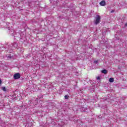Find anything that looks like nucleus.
I'll list each match as a JSON object with an SVG mask.
<instances>
[{
    "label": "nucleus",
    "instance_id": "nucleus-5",
    "mask_svg": "<svg viewBox=\"0 0 127 127\" xmlns=\"http://www.w3.org/2000/svg\"><path fill=\"white\" fill-rule=\"evenodd\" d=\"M109 82H110V83H113V82H114V78H110L109 79Z\"/></svg>",
    "mask_w": 127,
    "mask_h": 127
},
{
    "label": "nucleus",
    "instance_id": "nucleus-1",
    "mask_svg": "<svg viewBox=\"0 0 127 127\" xmlns=\"http://www.w3.org/2000/svg\"><path fill=\"white\" fill-rule=\"evenodd\" d=\"M101 22V16L98 15L95 17V20L94 21V23L97 25V24H99Z\"/></svg>",
    "mask_w": 127,
    "mask_h": 127
},
{
    "label": "nucleus",
    "instance_id": "nucleus-13",
    "mask_svg": "<svg viewBox=\"0 0 127 127\" xmlns=\"http://www.w3.org/2000/svg\"><path fill=\"white\" fill-rule=\"evenodd\" d=\"M97 80H100V77L98 76V77H97Z\"/></svg>",
    "mask_w": 127,
    "mask_h": 127
},
{
    "label": "nucleus",
    "instance_id": "nucleus-4",
    "mask_svg": "<svg viewBox=\"0 0 127 127\" xmlns=\"http://www.w3.org/2000/svg\"><path fill=\"white\" fill-rule=\"evenodd\" d=\"M102 73L103 74H107V73H108V70H107V69H104L102 70Z\"/></svg>",
    "mask_w": 127,
    "mask_h": 127
},
{
    "label": "nucleus",
    "instance_id": "nucleus-11",
    "mask_svg": "<svg viewBox=\"0 0 127 127\" xmlns=\"http://www.w3.org/2000/svg\"><path fill=\"white\" fill-rule=\"evenodd\" d=\"M125 27H127V23L125 24Z\"/></svg>",
    "mask_w": 127,
    "mask_h": 127
},
{
    "label": "nucleus",
    "instance_id": "nucleus-6",
    "mask_svg": "<svg viewBox=\"0 0 127 127\" xmlns=\"http://www.w3.org/2000/svg\"><path fill=\"white\" fill-rule=\"evenodd\" d=\"M64 98L66 99V100H68L69 99V95H65L64 96Z\"/></svg>",
    "mask_w": 127,
    "mask_h": 127
},
{
    "label": "nucleus",
    "instance_id": "nucleus-8",
    "mask_svg": "<svg viewBox=\"0 0 127 127\" xmlns=\"http://www.w3.org/2000/svg\"><path fill=\"white\" fill-rule=\"evenodd\" d=\"M7 58H9V59H11V56L10 55L8 56Z\"/></svg>",
    "mask_w": 127,
    "mask_h": 127
},
{
    "label": "nucleus",
    "instance_id": "nucleus-9",
    "mask_svg": "<svg viewBox=\"0 0 127 127\" xmlns=\"http://www.w3.org/2000/svg\"><path fill=\"white\" fill-rule=\"evenodd\" d=\"M113 12H115V10H112L111 11V13H113Z\"/></svg>",
    "mask_w": 127,
    "mask_h": 127
},
{
    "label": "nucleus",
    "instance_id": "nucleus-7",
    "mask_svg": "<svg viewBox=\"0 0 127 127\" xmlns=\"http://www.w3.org/2000/svg\"><path fill=\"white\" fill-rule=\"evenodd\" d=\"M2 90L4 91L5 92L6 91V89L5 88V87H2Z\"/></svg>",
    "mask_w": 127,
    "mask_h": 127
},
{
    "label": "nucleus",
    "instance_id": "nucleus-10",
    "mask_svg": "<svg viewBox=\"0 0 127 127\" xmlns=\"http://www.w3.org/2000/svg\"><path fill=\"white\" fill-rule=\"evenodd\" d=\"M94 63L97 64V63H98V61H95Z\"/></svg>",
    "mask_w": 127,
    "mask_h": 127
},
{
    "label": "nucleus",
    "instance_id": "nucleus-12",
    "mask_svg": "<svg viewBox=\"0 0 127 127\" xmlns=\"http://www.w3.org/2000/svg\"><path fill=\"white\" fill-rule=\"evenodd\" d=\"M1 82H2L1 80L0 79V86L1 84Z\"/></svg>",
    "mask_w": 127,
    "mask_h": 127
},
{
    "label": "nucleus",
    "instance_id": "nucleus-2",
    "mask_svg": "<svg viewBox=\"0 0 127 127\" xmlns=\"http://www.w3.org/2000/svg\"><path fill=\"white\" fill-rule=\"evenodd\" d=\"M13 77L15 80H17V79H19V78H20V73H16L15 74H14Z\"/></svg>",
    "mask_w": 127,
    "mask_h": 127
},
{
    "label": "nucleus",
    "instance_id": "nucleus-3",
    "mask_svg": "<svg viewBox=\"0 0 127 127\" xmlns=\"http://www.w3.org/2000/svg\"><path fill=\"white\" fill-rule=\"evenodd\" d=\"M99 4H100L101 6H105V5H106V1L105 0L101 1L99 3Z\"/></svg>",
    "mask_w": 127,
    "mask_h": 127
}]
</instances>
